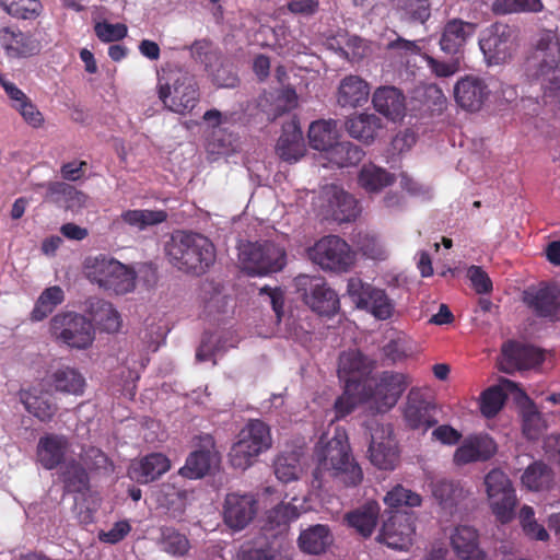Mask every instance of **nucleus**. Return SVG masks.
<instances>
[{
	"label": "nucleus",
	"mask_w": 560,
	"mask_h": 560,
	"mask_svg": "<svg viewBox=\"0 0 560 560\" xmlns=\"http://www.w3.org/2000/svg\"><path fill=\"white\" fill-rule=\"evenodd\" d=\"M158 545L162 551L172 557H184L190 549L187 536L173 526H161Z\"/></svg>",
	"instance_id": "nucleus-41"
},
{
	"label": "nucleus",
	"mask_w": 560,
	"mask_h": 560,
	"mask_svg": "<svg viewBox=\"0 0 560 560\" xmlns=\"http://www.w3.org/2000/svg\"><path fill=\"white\" fill-rule=\"evenodd\" d=\"M165 254L176 269L196 276L203 275L215 261V248L202 234L175 231L165 244Z\"/></svg>",
	"instance_id": "nucleus-2"
},
{
	"label": "nucleus",
	"mask_w": 560,
	"mask_h": 560,
	"mask_svg": "<svg viewBox=\"0 0 560 560\" xmlns=\"http://www.w3.org/2000/svg\"><path fill=\"white\" fill-rule=\"evenodd\" d=\"M523 433L529 440H536L546 428L542 416L537 410H527L523 415Z\"/></svg>",
	"instance_id": "nucleus-63"
},
{
	"label": "nucleus",
	"mask_w": 560,
	"mask_h": 560,
	"mask_svg": "<svg viewBox=\"0 0 560 560\" xmlns=\"http://www.w3.org/2000/svg\"><path fill=\"white\" fill-rule=\"evenodd\" d=\"M412 353L411 342L405 337L389 340L383 347V355L392 364L401 362Z\"/></svg>",
	"instance_id": "nucleus-58"
},
{
	"label": "nucleus",
	"mask_w": 560,
	"mask_h": 560,
	"mask_svg": "<svg viewBox=\"0 0 560 560\" xmlns=\"http://www.w3.org/2000/svg\"><path fill=\"white\" fill-rule=\"evenodd\" d=\"M51 329L63 343L84 349L94 339V326L90 317H52Z\"/></svg>",
	"instance_id": "nucleus-13"
},
{
	"label": "nucleus",
	"mask_w": 560,
	"mask_h": 560,
	"mask_svg": "<svg viewBox=\"0 0 560 560\" xmlns=\"http://www.w3.org/2000/svg\"><path fill=\"white\" fill-rule=\"evenodd\" d=\"M384 502L389 508H400V506H410L416 508L420 506L422 503V498L420 494L406 489L401 485H396L392 490H389L385 498Z\"/></svg>",
	"instance_id": "nucleus-54"
},
{
	"label": "nucleus",
	"mask_w": 560,
	"mask_h": 560,
	"mask_svg": "<svg viewBox=\"0 0 560 560\" xmlns=\"http://www.w3.org/2000/svg\"><path fill=\"white\" fill-rule=\"evenodd\" d=\"M171 468L170 459L161 453H151L130 468V477L139 483L156 480Z\"/></svg>",
	"instance_id": "nucleus-28"
},
{
	"label": "nucleus",
	"mask_w": 560,
	"mask_h": 560,
	"mask_svg": "<svg viewBox=\"0 0 560 560\" xmlns=\"http://www.w3.org/2000/svg\"><path fill=\"white\" fill-rule=\"evenodd\" d=\"M191 56L195 60L205 65L206 68L213 67L219 60L218 52L208 40H197L190 47Z\"/></svg>",
	"instance_id": "nucleus-62"
},
{
	"label": "nucleus",
	"mask_w": 560,
	"mask_h": 560,
	"mask_svg": "<svg viewBox=\"0 0 560 560\" xmlns=\"http://www.w3.org/2000/svg\"><path fill=\"white\" fill-rule=\"evenodd\" d=\"M307 258L326 272L346 273L355 265L357 255L338 235H326L306 249Z\"/></svg>",
	"instance_id": "nucleus-5"
},
{
	"label": "nucleus",
	"mask_w": 560,
	"mask_h": 560,
	"mask_svg": "<svg viewBox=\"0 0 560 560\" xmlns=\"http://www.w3.org/2000/svg\"><path fill=\"white\" fill-rule=\"evenodd\" d=\"M545 360V352L534 346L509 340L501 348L499 369L508 374L518 370H528L540 365Z\"/></svg>",
	"instance_id": "nucleus-12"
},
{
	"label": "nucleus",
	"mask_w": 560,
	"mask_h": 560,
	"mask_svg": "<svg viewBox=\"0 0 560 560\" xmlns=\"http://www.w3.org/2000/svg\"><path fill=\"white\" fill-rule=\"evenodd\" d=\"M0 8L15 19L33 20L42 12L39 0H0Z\"/></svg>",
	"instance_id": "nucleus-51"
},
{
	"label": "nucleus",
	"mask_w": 560,
	"mask_h": 560,
	"mask_svg": "<svg viewBox=\"0 0 560 560\" xmlns=\"http://www.w3.org/2000/svg\"><path fill=\"white\" fill-rule=\"evenodd\" d=\"M331 214L336 221L349 222L354 220L359 213L358 202L353 196L338 186H330L326 189Z\"/></svg>",
	"instance_id": "nucleus-31"
},
{
	"label": "nucleus",
	"mask_w": 560,
	"mask_h": 560,
	"mask_svg": "<svg viewBox=\"0 0 560 560\" xmlns=\"http://www.w3.org/2000/svg\"><path fill=\"white\" fill-rule=\"evenodd\" d=\"M369 454L371 463L384 470H393L399 459L397 443L390 434L383 438L380 442L372 436Z\"/></svg>",
	"instance_id": "nucleus-33"
},
{
	"label": "nucleus",
	"mask_w": 560,
	"mask_h": 560,
	"mask_svg": "<svg viewBox=\"0 0 560 560\" xmlns=\"http://www.w3.org/2000/svg\"><path fill=\"white\" fill-rule=\"evenodd\" d=\"M467 278L478 294H487L492 291V281L481 267L470 266L467 270Z\"/></svg>",
	"instance_id": "nucleus-64"
},
{
	"label": "nucleus",
	"mask_w": 560,
	"mask_h": 560,
	"mask_svg": "<svg viewBox=\"0 0 560 560\" xmlns=\"http://www.w3.org/2000/svg\"><path fill=\"white\" fill-rule=\"evenodd\" d=\"M380 515V505L375 501H370L362 506L346 514V521L350 527L363 537H370L377 524Z\"/></svg>",
	"instance_id": "nucleus-36"
},
{
	"label": "nucleus",
	"mask_w": 560,
	"mask_h": 560,
	"mask_svg": "<svg viewBox=\"0 0 560 560\" xmlns=\"http://www.w3.org/2000/svg\"><path fill=\"white\" fill-rule=\"evenodd\" d=\"M237 266L250 277H265L287 266V250L271 241L243 242L237 247Z\"/></svg>",
	"instance_id": "nucleus-4"
},
{
	"label": "nucleus",
	"mask_w": 560,
	"mask_h": 560,
	"mask_svg": "<svg viewBox=\"0 0 560 560\" xmlns=\"http://www.w3.org/2000/svg\"><path fill=\"white\" fill-rule=\"evenodd\" d=\"M278 155L287 162H298L305 153L303 133L295 124L283 129L277 143Z\"/></svg>",
	"instance_id": "nucleus-34"
},
{
	"label": "nucleus",
	"mask_w": 560,
	"mask_h": 560,
	"mask_svg": "<svg viewBox=\"0 0 560 560\" xmlns=\"http://www.w3.org/2000/svg\"><path fill=\"white\" fill-rule=\"evenodd\" d=\"M430 71L438 78H448L460 70V60L453 56L450 61H442L429 55H423Z\"/></svg>",
	"instance_id": "nucleus-59"
},
{
	"label": "nucleus",
	"mask_w": 560,
	"mask_h": 560,
	"mask_svg": "<svg viewBox=\"0 0 560 560\" xmlns=\"http://www.w3.org/2000/svg\"><path fill=\"white\" fill-rule=\"evenodd\" d=\"M490 8L495 15L539 13L544 3L541 0H493Z\"/></svg>",
	"instance_id": "nucleus-47"
},
{
	"label": "nucleus",
	"mask_w": 560,
	"mask_h": 560,
	"mask_svg": "<svg viewBox=\"0 0 560 560\" xmlns=\"http://www.w3.org/2000/svg\"><path fill=\"white\" fill-rule=\"evenodd\" d=\"M364 156V151L349 141L337 142L326 153V159L338 167L357 165Z\"/></svg>",
	"instance_id": "nucleus-46"
},
{
	"label": "nucleus",
	"mask_w": 560,
	"mask_h": 560,
	"mask_svg": "<svg viewBox=\"0 0 560 560\" xmlns=\"http://www.w3.org/2000/svg\"><path fill=\"white\" fill-rule=\"evenodd\" d=\"M315 457L317 466L313 471L314 488H323L326 475L347 488L357 487L362 482V468L351 453L345 431H337L325 446L316 447Z\"/></svg>",
	"instance_id": "nucleus-1"
},
{
	"label": "nucleus",
	"mask_w": 560,
	"mask_h": 560,
	"mask_svg": "<svg viewBox=\"0 0 560 560\" xmlns=\"http://www.w3.org/2000/svg\"><path fill=\"white\" fill-rule=\"evenodd\" d=\"M212 453L208 448L192 452L186 459L184 467L179 469L183 477L198 479L206 476L211 467Z\"/></svg>",
	"instance_id": "nucleus-50"
},
{
	"label": "nucleus",
	"mask_w": 560,
	"mask_h": 560,
	"mask_svg": "<svg viewBox=\"0 0 560 560\" xmlns=\"http://www.w3.org/2000/svg\"><path fill=\"white\" fill-rule=\"evenodd\" d=\"M212 335L206 332L201 340V345L197 350L196 358L198 361H206L209 359L211 354H214L221 350H226L228 348L236 347L240 341V337L234 330H228L219 336L217 345L213 348L208 347V342Z\"/></svg>",
	"instance_id": "nucleus-52"
},
{
	"label": "nucleus",
	"mask_w": 560,
	"mask_h": 560,
	"mask_svg": "<svg viewBox=\"0 0 560 560\" xmlns=\"http://www.w3.org/2000/svg\"><path fill=\"white\" fill-rule=\"evenodd\" d=\"M497 452V445L489 435H476L466 439L454 453V463L458 466L475 462H486Z\"/></svg>",
	"instance_id": "nucleus-20"
},
{
	"label": "nucleus",
	"mask_w": 560,
	"mask_h": 560,
	"mask_svg": "<svg viewBox=\"0 0 560 560\" xmlns=\"http://www.w3.org/2000/svg\"><path fill=\"white\" fill-rule=\"evenodd\" d=\"M258 512V500L254 494L228 493L223 504L224 523L233 530H242L249 525Z\"/></svg>",
	"instance_id": "nucleus-14"
},
{
	"label": "nucleus",
	"mask_w": 560,
	"mask_h": 560,
	"mask_svg": "<svg viewBox=\"0 0 560 560\" xmlns=\"http://www.w3.org/2000/svg\"><path fill=\"white\" fill-rule=\"evenodd\" d=\"M60 479L67 493H84L90 488V478L85 468L75 459H70L61 468Z\"/></svg>",
	"instance_id": "nucleus-39"
},
{
	"label": "nucleus",
	"mask_w": 560,
	"mask_h": 560,
	"mask_svg": "<svg viewBox=\"0 0 560 560\" xmlns=\"http://www.w3.org/2000/svg\"><path fill=\"white\" fill-rule=\"evenodd\" d=\"M490 94L485 80L476 75H466L454 85L455 102L467 112H478Z\"/></svg>",
	"instance_id": "nucleus-16"
},
{
	"label": "nucleus",
	"mask_w": 560,
	"mask_h": 560,
	"mask_svg": "<svg viewBox=\"0 0 560 560\" xmlns=\"http://www.w3.org/2000/svg\"><path fill=\"white\" fill-rule=\"evenodd\" d=\"M506 396L504 392L498 387L492 386L481 394L480 411L487 418H492L498 415L504 405Z\"/></svg>",
	"instance_id": "nucleus-56"
},
{
	"label": "nucleus",
	"mask_w": 560,
	"mask_h": 560,
	"mask_svg": "<svg viewBox=\"0 0 560 560\" xmlns=\"http://www.w3.org/2000/svg\"><path fill=\"white\" fill-rule=\"evenodd\" d=\"M399 19L407 23L424 24L431 16L429 0H393Z\"/></svg>",
	"instance_id": "nucleus-43"
},
{
	"label": "nucleus",
	"mask_w": 560,
	"mask_h": 560,
	"mask_svg": "<svg viewBox=\"0 0 560 560\" xmlns=\"http://www.w3.org/2000/svg\"><path fill=\"white\" fill-rule=\"evenodd\" d=\"M298 508L290 503H280L267 512V524L270 529L287 526L299 517Z\"/></svg>",
	"instance_id": "nucleus-57"
},
{
	"label": "nucleus",
	"mask_w": 560,
	"mask_h": 560,
	"mask_svg": "<svg viewBox=\"0 0 560 560\" xmlns=\"http://www.w3.org/2000/svg\"><path fill=\"white\" fill-rule=\"evenodd\" d=\"M489 65H502L512 59L518 47V32L505 23L490 25L479 42Z\"/></svg>",
	"instance_id": "nucleus-8"
},
{
	"label": "nucleus",
	"mask_w": 560,
	"mask_h": 560,
	"mask_svg": "<svg viewBox=\"0 0 560 560\" xmlns=\"http://www.w3.org/2000/svg\"><path fill=\"white\" fill-rule=\"evenodd\" d=\"M94 32L100 40L110 43L125 38L128 30L122 23L97 22L94 25Z\"/></svg>",
	"instance_id": "nucleus-60"
},
{
	"label": "nucleus",
	"mask_w": 560,
	"mask_h": 560,
	"mask_svg": "<svg viewBox=\"0 0 560 560\" xmlns=\"http://www.w3.org/2000/svg\"><path fill=\"white\" fill-rule=\"evenodd\" d=\"M20 399L27 412L42 422H49L58 410L50 396L43 392L21 390Z\"/></svg>",
	"instance_id": "nucleus-35"
},
{
	"label": "nucleus",
	"mask_w": 560,
	"mask_h": 560,
	"mask_svg": "<svg viewBox=\"0 0 560 560\" xmlns=\"http://www.w3.org/2000/svg\"><path fill=\"white\" fill-rule=\"evenodd\" d=\"M370 96V85L359 75L345 77L338 85L336 100L341 107L355 108L364 105Z\"/></svg>",
	"instance_id": "nucleus-24"
},
{
	"label": "nucleus",
	"mask_w": 560,
	"mask_h": 560,
	"mask_svg": "<svg viewBox=\"0 0 560 560\" xmlns=\"http://www.w3.org/2000/svg\"><path fill=\"white\" fill-rule=\"evenodd\" d=\"M83 273L91 283L116 295L131 293L137 287L135 268L106 254L86 257Z\"/></svg>",
	"instance_id": "nucleus-3"
},
{
	"label": "nucleus",
	"mask_w": 560,
	"mask_h": 560,
	"mask_svg": "<svg viewBox=\"0 0 560 560\" xmlns=\"http://www.w3.org/2000/svg\"><path fill=\"white\" fill-rule=\"evenodd\" d=\"M530 67L532 75L539 81L544 94L552 93L560 79V55H533Z\"/></svg>",
	"instance_id": "nucleus-23"
},
{
	"label": "nucleus",
	"mask_w": 560,
	"mask_h": 560,
	"mask_svg": "<svg viewBox=\"0 0 560 560\" xmlns=\"http://www.w3.org/2000/svg\"><path fill=\"white\" fill-rule=\"evenodd\" d=\"M560 55V38L556 31L542 30L536 42L534 55Z\"/></svg>",
	"instance_id": "nucleus-61"
},
{
	"label": "nucleus",
	"mask_w": 560,
	"mask_h": 560,
	"mask_svg": "<svg viewBox=\"0 0 560 560\" xmlns=\"http://www.w3.org/2000/svg\"><path fill=\"white\" fill-rule=\"evenodd\" d=\"M124 223L139 231L145 230L148 226L156 225L167 219L164 210H127L120 214Z\"/></svg>",
	"instance_id": "nucleus-48"
},
{
	"label": "nucleus",
	"mask_w": 560,
	"mask_h": 560,
	"mask_svg": "<svg viewBox=\"0 0 560 560\" xmlns=\"http://www.w3.org/2000/svg\"><path fill=\"white\" fill-rule=\"evenodd\" d=\"M65 294L60 287L54 285L45 289L35 304L32 315H48L63 302Z\"/></svg>",
	"instance_id": "nucleus-55"
},
{
	"label": "nucleus",
	"mask_w": 560,
	"mask_h": 560,
	"mask_svg": "<svg viewBox=\"0 0 560 560\" xmlns=\"http://www.w3.org/2000/svg\"><path fill=\"white\" fill-rule=\"evenodd\" d=\"M431 491L434 499L444 509L453 508L462 492L455 482L446 479L433 481L431 483Z\"/></svg>",
	"instance_id": "nucleus-53"
},
{
	"label": "nucleus",
	"mask_w": 560,
	"mask_h": 560,
	"mask_svg": "<svg viewBox=\"0 0 560 560\" xmlns=\"http://www.w3.org/2000/svg\"><path fill=\"white\" fill-rule=\"evenodd\" d=\"M345 384V390L339 396L334 405L336 418L340 419L351 413L359 402L369 400L366 394V384L361 382H347Z\"/></svg>",
	"instance_id": "nucleus-37"
},
{
	"label": "nucleus",
	"mask_w": 560,
	"mask_h": 560,
	"mask_svg": "<svg viewBox=\"0 0 560 560\" xmlns=\"http://www.w3.org/2000/svg\"><path fill=\"white\" fill-rule=\"evenodd\" d=\"M56 390L72 395H82L85 380L80 372L72 368H62L52 375Z\"/></svg>",
	"instance_id": "nucleus-49"
},
{
	"label": "nucleus",
	"mask_w": 560,
	"mask_h": 560,
	"mask_svg": "<svg viewBox=\"0 0 560 560\" xmlns=\"http://www.w3.org/2000/svg\"><path fill=\"white\" fill-rule=\"evenodd\" d=\"M395 180L394 174L372 162L363 164L358 173V185L368 194H378Z\"/></svg>",
	"instance_id": "nucleus-32"
},
{
	"label": "nucleus",
	"mask_w": 560,
	"mask_h": 560,
	"mask_svg": "<svg viewBox=\"0 0 560 560\" xmlns=\"http://www.w3.org/2000/svg\"><path fill=\"white\" fill-rule=\"evenodd\" d=\"M70 444L62 434L46 433L40 436L36 446V460L47 470L65 464Z\"/></svg>",
	"instance_id": "nucleus-19"
},
{
	"label": "nucleus",
	"mask_w": 560,
	"mask_h": 560,
	"mask_svg": "<svg viewBox=\"0 0 560 560\" xmlns=\"http://www.w3.org/2000/svg\"><path fill=\"white\" fill-rule=\"evenodd\" d=\"M271 447L269 427L261 420H249L240 431L238 441L229 453L230 463L234 468L245 470L255 458Z\"/></svg>",
	"instance_id": "nucleus-6"
},
{
	"label": "nucleus",
	"mask_w": 560,
	"mask_h": 560,
	"mask_svg": "<svg viewBox=\"0 0 560 560\" xmlns=\"http://www.w3.org/2000/svg\"><path fill=\"white\" fill-rule=\"evenodd\" d=\"M372 103L376 112L390 120L400 119L405 115V96L394 86L376 89L372 96Z\"/></svg>",
	"instance_id": "nucleus-26"
},
{
	"label": "nucleus",
	"mask_w": 560,
	"mask_h": 560,
	"mask_svg": "<svg viewBox=\"0 0 560 560\" xmlns=\"http://www.w3.org/2000/svg\"><path fill=\"white\" fill-rule=\"evenodd\" d=\"M332 538L327 525L317 524L303 530L299 536V546L302 551L319 555L331 544Z\"/></svg>",
	"instance_id": "nucleus-38"
},
{
	"label": "nucleus",
	"mask_w": 560,
	"mask_h": 560,
	"mask_svg": "<svg viewBox=\"0 0 560 560\" xmlns=\"http://www.w3.org/2000/svg\"><path fill=\"white\" fill-rule=\"evenodd\" d=\"M347 293L359 311L372 315H392L394 303L384 290L364 283L360 278L352 277L347 283Z\"/></svg>",
	"instance_id": "nucleus-11"
},
{
	"label": "nucleus",
	"mask_w": 560,
	"mask_h": 560,
	"mask_svg": "<svg viewBox=\"0 0 560 560\" xmlns=\"http://www.w3.org/2000/svg\"><path fill=\"white\" fill-rule=\"evenodd\" d=\"M438 406L433 398L420 388H411L402 406V419L407 428L425 433L439 422Z\"/></svg>",
	"instance_id": "nucleus-10"
},
{
	"label": "nucleus",
	"mask_w": 560,
	"mask_h": 560,
	"mask_svg": "<svg viewBox=\"0 0 560 560\" xmlns=\"http://www.w3.org/2000/svg\"><path fill=\"white\" fill-rule=\"evenodd\" d=\"M305 304L317 315H335L340 306L338 294L326 283L305 296Z\"/></svg>",
	"instance_id": "nucleus-42"
},
{
	"label": "nucleus",
	"mask_w": 560,
	"mask_h": 560,
	"mask_svg": "<svg viewBox=\"0 0 560 560\" xmlns=\"http://www.w3.org/2000/svg\"><path fill=\"white\" fill-rule=\"evenodd\" d=\"M475 33V25L459 19L448 21L442 31L440 48L443 52L457 56L467 39Z\"/></svg>",
	"instance_id": "nucleus-25"
},
{
	"label": "nucleus",
	"mask_w": 560,
	"mask_h": 560,
	"mask_svg": "<svg viewBox=\"0 0 560 560\" xmlns=\"http://www.w3.org/2000/svg\"><path fill=\"white\" fill-rule=\"evenodd\" d=\"M413 534L411 516L395 512L383 522L377 539L389 548L404 550L411 545Z\"/></svg>",
	"instance_id": "nucleus-15"
},
{
	"label": "nucleus",
	"mask_w": 560,
	"mask_h": 560,
	"mask_svg": "<svg viewBox=\"0 0 560 560\" xmlns=\"http://www.w3.org/2000/svg\"><path fill=\"white\" fill-rule=\"evenodd\" d=\"M172 83L159 85V97L172 112L186 114L198 103V85L194 77L184 72L174 73Z\"/></svg>",
	"instance_id": "nucleus-9"
},
{
	"label": "nucleus",
	"mask_w": 560,
	"mask_h": 560,
	"mask_svg": "<svg viewBox=\"0 0 560 560\" xmlns=\"http://www.w3.org/2000/svg\"><path fill=\"white\" fill-rule=\"evenodd\" d=\"M373 369L372 362L359 350L340 353L338 360V377L341 382H361L366 384V375Z\"/></svg>",
	"instance_id": "nucleus-21"
},
{
	"label": "nucleus",
	"mask_w": 560,
	"mask_h": 560,
	"mask_svg": "<svg viewBox=\"0 0 560 560\" xmlns=\"http://www.w3.org/2000/svg\"><path fill=\"white\" fill-rule=\"evenodd\" d=\"M521 481L528 490H547L553 481L552 469L542 460H535L524 470Z\"/></svg>",
	"instance_id": "nucleus-44"
},
{
	"label": "nucleus",
	"mask_w": 560,
	"mask_h": 560,
	"mask_svg": "<svg viewBox=\"0 0 560 560\" xmlns=\"http://www.w3.org/2000/svg\"><path fill=\"white\" fill-rule=\"evenodd\" d=\"M451 545L460 560H487L486 551L479 547L478 532L471 526H457L451 536Z\"/></svg>",
	"instance_id": "nucleus-22"
},
{
	"label": "nucleus",
	"mask_w": 560,
	"mask_h": 560,
	"mask_svg": "<svg viewBox=\"0 0 560 560\" xmlns=\"http://www.w3.org/2000/svg\"><path fill=\"white\" fill-rule=\"evenodd\" d=\"M408 386L407 376L402 373L385 371L375 382L374 388L366 385L369 400L381 401L383 406L392 408L396 405Z\"/></svg>",
	"instance_id": "nucleus-17"
},
{
	"label": "nucleus",
	"mask_w": 560,
	"mask_h": 560,
	"mask_svg": "<svg viewBox=\"0 0 560 560\" xmlns=\"http://www.w3.org/2000/svg\"><path fill=\"white\" fill-rule=\"evenodd\" d=\"M483 483L488 505L495 521L502 525L511 523L516 515L518 498L510 477L494 468L485 476Z\"/></svg>",
	"instance_id": "nucleus-7"
},
{
	"label": "nucleus",
	"mask_w": 560,
	"mask_h": 560,
	"mask_svg": "<svg viewBox=\"0 0 560 560\" xmlns=\"http://www.w3.org/2000/svg\"><path fill=\"white\" fill-rule=\"evenodd\" d=\"M338 138L337 124L334 120H317L308 128V140L313 149L325 154L336 143Z\"/></svg>",
	"instance_id": "nucleus-40"
},
{
	"label": "nucleus",
	"mask_w": 560,
	"mask_h": 560,
	"mask_svg": "<svg viewBox=\"0 0 560 560\" xmlns=\"http://www.w3.org/2000/svg\"><path fill=\"white\" fill-rule=\"evenodd\" d=\"M0 46L9 58H27L40 50V43L16 26L0 27Z\"/></svg>",
	"instance_id": "nucleus-18"
},
{
	"label": "nucleus",
	"mask_w": 560,
	"mask_h": 560,
	"mask_svg": "<svg viewBox=\"0 0 560 560\" xmlns=\"http://www.w3.org/2000/svg\"><path fill=\"white\" fill-rule=\"evenodd\" d=\"M47 197L57 203L63 205L72 212H79L89 205L86 194L63 182L48 183Z\"/></svg>",
	"instance_id": "nucleus-30"
},
{
	"label": "nucleus",
	"mask_w": 560,
	"mask_h": 560,
	"mask_svg": "<svg viewBox=\"0 0 560 560\" xmlns=\"http://www.w3.org/2000/svg\"><path fill=\"white\" fill-rule=\"evenodd\" d=\"M156 501L172 518L179 517L185 512L186 493L172 483H163L156 493Z\"/></svg>",
	"instance_id": "nucleus-45"
},
{
	"label": "nucleus",
	"mask_w": 560,
	"mask_h": 560,
	"mask_svg": "<svg viewBox=\"0 0 560 560\" xmlns=\"http://www.w3.org/2000/svg\"><path fill=\"white\" fill-rule=\"evenodd\" d=\"M382 129V119L375 114H354L346 121L348 133L365 144L372 143Z\"/></svg>",
	"instance_id": "nucleus-29"
},
{
	"label": "nucleus",
	"mask_w": 560,
	"mask_h": 560,
	"mask_svg": "<svg viewBox=\"0 0 560 560\" xmlns=\"http://www.w3.org/2000/svg\"><path fill=\"white\" fill-rule=\"evenodd\" d=\"M524 302L541 315L560 313V288L555 284L538 289H528L524 293Z\"/></svg>",
	"instance_id": "nucleus-27"
}]
</instances>
